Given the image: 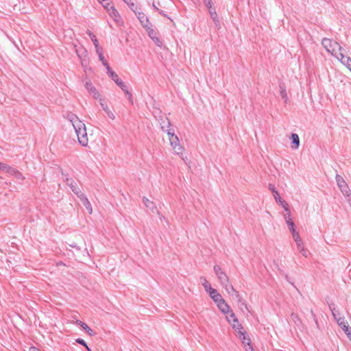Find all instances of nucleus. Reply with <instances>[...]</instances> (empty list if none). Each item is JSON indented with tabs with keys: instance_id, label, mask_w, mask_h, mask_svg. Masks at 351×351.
Masks as SVG:
<instances>
[{
	"instance_id": "f257e3e1",
	"label": "nucleus",
	"mask_w": 351,
	"mask_h": 351,
	"mask_svg": "<svg viewBox=\"0 0 351 351\" xmlns=\"http://www.w3.org/2000/svg\"><path fill=\"white\" fill-rule=\"evenodd\" d=\"M65 117L72 123L78 143L82 146L86 147L88 144V138L84 123L71 112H68Z\"/></svg>"
},
{
	"instance_id": "f03ea898",
	"label": "nucleus",
	"mask_w": 351,
	"mask_h": 351,
	"mask_svg": "<svg viewBox=\"0 0 351 351\" xmlns=\"http://www.w3.org/2000/svg\"><path fill=\"white\" fill-rule=\"evenodd\" d=\"M322 43L326 51L335 56V53L338 54L339 52L342 50V47L337 42L331 39L325 38L322 40Z\"/></svg>"
},
{
	"instance_id": "7ed1b4c3",
	"label": "nucleus",
	"mask_w": 351,
	"mask_h": 351,
	"mask_svg": "<svg viewBox=\"0 0 351 351\" xmlns=\"http://www.w3.org/2000/svg\"><path fill=\"white\" fill-rule=\"evenodd\" d=\"M329 308L332 312L334 319L336 320L337 324L341 328L344 332L346 334L348 332H351V327L349 326L344 317L339 316V313L336 311L334 305H330Z\"/></svg>"
},
{
	"instance_id": "20e7f679",
	"label": "nucleus",
	"mask_w": 351,
	"mask_h": 351,
	"mask_svg": "<svg viewBox=\"0 0 351 351\" xmlns=\"http://www.w3.org/2000/svg\"><path fill=\"white\" fill-rule=\"evenodd\" d=\"M111 79L120 87V88L125 93V94L129 97H132V93L129 91L125 84L119 77L118 75L113 71L112 69H108L107 73Z\"/></svg>"
},
{
	"instance_id": "39448f33",
	"label": "nucleus",
	"mask_w": 351,
	"mask_h": 351,
	"mask_svg": "<svg viewBox=\"0 0 351 351\" xmlns=\"http://www.w3.org/2000/svg\"><path fill=\"white\" fill-rule=\"evenodd\" d=\"M169 141L174 153L179 155L184 160V148L180 145L178 137L176 136Z\"/></svg>"
},
{
	"instance_id": "423d86ee",
	"label": "nucleus",
	"mask_w": 351,
	"mask_h": 351,
	"mask_svg": "<svg viewBox=\"0 0 351 351\" xmlns=\"http://www.w3.org/2000/svg\"><path fill=\"white\" fill-rule=\"evenodd\" d=\"M292 237L296 243L298 250L303 256L307 257L309 254V251L304 247L302 240L301 239L298 232H294L292 234Z\"/></svg>"
},
{
	"instance_id": "0eeeda50",
	"label": "nucleus",
	"mask_w": 351,
	"mask_h": 351,
	"mask_svg": "<svg viewBox=\"0 0 351 351\" xmlns=\"http://www.w3.org/2000/svg\"><path fill=\"white\" fill-rule=\"evenodd\" d=\"M214 271L216 276L217 277L218 281L221 285V286L230 282L229 278L228 277L226 274L222 270L220 266L215 265Z\"/></svg>"
},
{
	"instance_id": "6e6552de",
	"label": "nucleus",
	"mask_w": 351,
	"mask_h": 351,
	"mask_svg": "<svg viewBox=\"0 0 351 351\" xmlns=\"http://www.w3.org/2000/svg\"><path fill=\"white\" fill-rule=\"evenodd\" d=\"M335 179L337 184L342 193L344 195L350 196V191L344 179L340 175H337Z\"/></svg>"
},
{
	"instance_id": "1a4fd4ad",
	"label": "nucleus",
	"mask_w": 351,
	"mask_h": 351,
	"mask_svg": "<svg viewBox=\"0 0 351 351\" xmlns=\"http://www.w3.org/2000/svg\"><path fill=\"white\" fill-rule=\"evenodd\" d=\"M75 52L78 56V58L81 60V64L83 66V68L86 69L88 66V61L86 59L87 56V51L86 49L81 47L79 49H75Z\"/></svg>"
},
{
	"instance_id": "9d476101",
	"label": "nucleus",
	"mask_w": 351,
	"mask_h": 351,
	"mask_svg": "<svg viewBox=\"0 0 351 351\" xmlns=\"http://www.w3.org/2000/svg\"><path fill=\"white\" fill-rule=\"evenodd\" d=\"M84 86L88 90V92L93 95V97L95 99H98L100 97V95L97 90V88L93 86V83L90 80L86 79L84 82Z\"/></svg>"
},
{
	"instance_id": "9b49d317",
	"label": "nucleus",
	"mask_w": 351,
	"mask_h": 351,
	"mask_svg": "<svg viewBox=\"0 0 351 351\" xmlns=\"http://www.w3.org/2000/svg\"><path fill=\"white\" fill-rule=\"evenodd\" d=\"M285 211L286 212V214L284 215L285 220L288 226L289 230L291 232V234H293L294 232H296V230L295 228L294 222L293 221L292 219L291 211L289 208L288 210Z\"/></svg>"
},
{
	"instance_id": "f8f14e48",
	"label": "nucleus",
	"mask_w": 351,
	"mask_h": 351,
	"mask_svg": "<svg viewBox=\"0 0 351 351\" xmlns=\"http://www.w3.org/2000/svg\"><path fill=\"white\" fill-rule=\"evenodd\" d=\"M222 287L226 289V291L230 295L235 297L239 302H241V298L240 296L239 293L234 289L230 282H228L226 285H223Z\"/></svg>"
},
{
	"instance_id": "ddd939ff",
	"label": "nucleus",
	"mask_w": 351,
	"mask_h": 351,
	"mask_svg": "<svg viewBox=\"0 0 351 351\" xmlns=\"http://www.w3.org/2000/svg\"><path fill=\"white\" fill-rule=\"evenodd\" d=\"M66 184L70 186L72 191L77 195V197L80 198L82 195H84L83 193L80 191V189L77 187L76 183L72 180L69 178H66Z\"/></svg>"
},
{
	"instance_id": "4468645a",
	"label": "nucleus",
	"mask_w": 351,
	"mask_h": 351,
	"mask_svg": "<svg viewBox=\"0 0 351 351\" xmlns=\"http://www.w3.org/2000/svg\"><path fill=\"white\" fill-rule=\"evenodd\" d=\"M216 304L219 309L223 314H228L229 312H230L231 311L230 306L226 302V301L223 299H221V300L217 302Z\"/></svg>"
},
{
	"instance_id": "2eb2a0df",
	"label": "nucleus",
	"mask_w": 351,
	"mask_h": 351,
	"mask_svg": "<svg viewBox=\"0 0 351 351\" xmlns=\"http://www.w3.org/2000/svg\"><path fill=\"white\" fill-rule=\"evenodd\" d=\"M143 202L147 208L151 210L153 213L156 212L157 214L160 215V213L158 210L157 207L154 202L149 200L148 198L145 197H143Z\"/></svg>"
},
{
	"instance_id": "dca6fc26",
	"label": "nucleus",
	"mask_w": 351,
	"mask_h": 351,
	"mask_svg": "<svg viewBox=\"0 0 351 351\" xmlns=\"http://www.w3.org/2000/svg\"><path fill=\"white\" fill-rule=\"evenodd\" d=\"M135 13L137 15V17H138L139 21L141 22V25L145 28H148L149 26H152L151 23L149 21L148 18L143 13L136 12Z\"/></svg>"
},
{
	"instance_id": "f3484780",
	"label": "nucleus",
	"mask_w": 351,
	"mask_h": 351,
	"mask_svg": "<svg viewBox=\"0 0 351 351\" xmlns=\"http://www.w3.org/2000/svg\"><path fill=\"white\" fill-rule=\"evenodd\" d=\"M97 54L99 56V60L102 62L103 65L106 66L107 69V73L108 72V69H111L110 66H109L108 63L107 62L106 60L105 59V57L103 55V49L101 47H97V49L95 50Z\"/></svg>"
},
{
	"instance_id": "a211bd4d",
	"label": "nucleus",
	"mask_w": 351,
	"mask_h": 351,
	"mask_svg": "<svg viewBox=\"0 0 351 351\" xmlns=\"http://www.w3.org/2000/svg\"><path fill=\"white\" fill-rule=\"evenodd\" d=\"M108 13L116 22L119 23L121 16L118 12V11L114 8L113 5H110L109 9H108Z\"/></svg>"
},
{
	"instance_id": "6ab92c4d",
	"label": "nucleus",
	"mask_w": 351,
	"mask_h": 351,
	"mask_svg": "<svg viewBox=\"0 0 351 351\" xmlns=\"http://www.w3.org/2000/svg\"><path fill=\"white\" fill-rule=\"evenodd\" d=\"M274 197L277 203H278L281 206L283 207L285 210H288L289 205L288 204L283 200L278 191H275V194H274Z\"/></svg>"
},
{
	"instance_id": "aec40b11",
	"label": "nucleus",
	"mask_w": 351,
	"mask_h": 351,
	"mask_svg": "<svg viewBox=\"0 0 351 351\" xmlns=\"http://www.w3.org/2000/svg\"><path fill=\"white\" fill-rule=\"evenodd\" d=\"M210 298L213 300L215 304L223 299L222 296L218 293V291L215 289H211L209 291L207 292Z\"/></svg>"
},
{
	"instance_id": "412c9836",
	"label": "nucleus",
	"mask_w": 351,
	"mask_h": 351,
	"mask_svg": "<svg viewBox=\"0 0 351 351\" xmlns=\"http://www.w3.org/2000/svg\"><path fill=\"white\" fill-rule=\"evenodd\" d=\"M291 138L292 140L291 147L297 149L300 146V138L297 134H292Z\"/></svg>"
},
{
	"instance_id": "4be33fe9",
	"label": "nucleus",
	"mask_w": 351,
	"mask_h": 351,
	"mask_svg": "<svg viewBox=\"0 0 351 351\" xmlns=\"http://www.w3.org/2000/svg\"><path fill=\"white\" fill-rule=\"evenodd\" d=\"M80 199L82 201L84 206L86 207V208L88 210L89 213H92L91 204L88 199H87V197L84 195V194L82 195V196H81Z\"/></svg>"
},
{
	"instance_id": "5701e85b",
	"label": "nucleus",
	"mask_w": 351,
	"mask_h": 351,
	"mask_svg": "<svg viewBox=\"0 0 351 351\" xmlns=\"http://www.w3.org/2000/svg\"><path fill=\"white\" fill-rule=\"evenodd\" d=\"M238 334H239V337L242 341V343L244 345H249V343H251L250 339L248 337V336L245 332L242 331Z\"/></svg>"
},
{
	"instance_id": "b1692460",
	"label": "nucleus",
	"mask_w": 351,
	"mask_h": 351,
	"mask_svg": "<svg viewBox=\"0 0 351 351\" xmlns=\"http://www.w3.org/2000/svg\"><path fill=\"white\" fill-rule=\"evenodd\" d=\"M279 89H280V95L281 97L285 101H287V100L288 99V97H287V91H286V87H285V84H282V83H280L279 84Z\"/></svg>"
},
{
	"instance_id": "393cba45",
	"label": "nucleus",
	"mask_w": 351,
	"mask_h": 351,
	"mask_svg": "<svg viewBox=\"0 0 351 351\" xmlns=\"http://www.w3.org/2000/svg\"><path fill=\"white\" fill-rule=\"evenodd\" d=\"M86 34L89 36L90 38L93 41L95 47V50L97 49V47H100L99 45V41L97 39L96 36L90 30H87Z\"/></svg>"
},
{
	"instance_id": "a878e982",
	"label": "nucleus",
	"mask_w": 351,
	"mask_h": 351,
	"mask_svg": "<svg viewBox=\"0 0 351 351\" xmlns=\"http://www.w3.org/2000/svg\"><path fill=\"white\" fill-rule=\"evenodd\" d=\"M200 282L202 286L204 287L206 292L209 291L212 288L210 286V284L208 282V281L206 279L205 277H201L200 278Z\"/></svg>"
},
{
	"instance_id": "bb28decb",
	"label": "nucleus",
	"mask_w": 351,
	"mask_h": 351,
	"mask_svg": "<svg viewBox=\"0 0 351 351\" xmlns=\"http://www.w3.org/2000/svg\"><path fill=\"white\" fill-rule=\"evenodd\" d=\"M226 315L227 320L230 324H232L233 322H237L238 319L236 317V315L232 311H230V312H229V313Z\"/></svg>"
},
{
	"instance_id": "cd10ccee",
	"label": "nucleus",
	"mask_w": 351,
	"mask_h": 351,
	"mask_svg": "<svg viewBox=\"0 0 351 351\" xmlns=\"http://www.w3.org/2000/svg\"><path fill=\"white\" fill-rule=\"evenodd\" d=\"M160 125H161V129L164 132L167 131L168 129H171L172 128L171 125V123H170V121L168 120V119H166V120H164L162 122H160Z\"/></svg>"
},
{
	"instance_id": "c85d7f7f",
	"label": "nucleus",
	"mask_w": 351,
	"mask_h": 351,
	"mask_svg": "<svg viewBox=\"0 0 351 351\" xmlns=\"http://www.w3.org/2000/svg\"><path fill=\"white\" fill-rule=\"evenodd\" d=\"M209 13H210V17L213 20L214 23L217 25L219 23V20L217 19V14L215 10V9H213V8L209 9Z\"/></svg>"
},
{
	"instance_id": "c756f323",
	"label": "nucleus",
	"mask_w": 351,
	"mask_h": 351,
	"mask_svg": "<svg viewBox=\"0 0 351 351\" xmlns=\"http://www.w3.org/2000/svg\"><path fill=\"white\" fill-rule=\"evenodd\" d=\"M232 328L235 330V331H237L238 333H239L240 332H242V329H243V327H242V325L239 322V321L237 320V322H233L232 324H231Z\"/></svg>"
},
{
	"instance_id": "7c9ffc66",
	"label": "nucleus",
	"mask_w": 351,
	"mask_h": 351,
	"mask_svg": "<svg viewBox=\"0 0 351 351\" xmlns=\"http://www.w3.org/2000/svg\"><path fill=\"white\" fill-rule=\"evenodd\" d=\"M147 31V33H148V35L149 36L153 39V38L154 37H156L157 36V33L156 32V31L153 29L151 28V26H149L148 28H146Z\"/></svg>"
},
{
	"instance_id": "2f4dec72",
	"label": "nucleus",
	"mask_w": 351,
	"mask_h": 351,
	"mask_svg": "<svg viewBox=\"0 0 351 351\" xmlns=\"http://www.w3.org/2000/svg\"><path fill=\"white\" fill-rule=\"evenodd\" d=\"M123 1L127 3L129 7L130 8V9L134 11V12H136V9L137 8V7L135 5V4L132 1V0H123Z\"/></svg>"
},
{
	"instance_id": "473e14b6",
	"label": "nucleus",
	"mask_w": 351,
	"mask_h": 351,
	"mask_svg": "<svg viewBox=\"0 0 351 351\" xmlns=\"http://www.w3.org/2000/svg\"><path fill=\"white\" fill-rule=\"evenodd\" d=\"M165 132H167L168 136H169V140L171 139V138H173L176 136H177L176 134H175V131L173 128L171 129H168L167 131H166Z\"/></svg>"
},
{
	"instance_id": "72a5a7b5",
	"label": "nucleus",
	"mask_w": 351,
	"mask_h": 351,
	"mask_svg": "<svg viewBox=\"0 0 351 351\" xmlns=\"http://www.w3.org/2000/svg\"><path fill=\"white\" fill-rule=\"evenodd\" d=\"M77 323L79 325H80V326L83 328V329H84L86 331H90H90H91V332H93V330H92V329H90V328L88 326V325H87L86 324H85V323H84V322H81V321H77Z\"/></svg>"
},
{
	"instance_id": "f704fd0d",
	"label": "nucleus",
	"mask_w": 351,
	"mask_h": 351,
	"mask_svg": "<svg viewBox=\"0 0 351 351\" xmlns=\"http://www.w3.org/2000/svg\"><path fill=\"white\" fill-rule=\"evenodd\" d=\"M152 40L154 42L156 45H157L158 47H162V42L160 40V39L158 36L153 38Z\"/></svg>"
},
{
	"instance_id": "c9c22d12",
	"label": "nucleus",
	"mask_w": 351,
	"mask_h": 351,
	"mask_svg": "<svg viewBox=\"0 0 351 351\" xmlns=\"http://www.w3.org/2000/svg\"><path fill=\"white\" fill-rule=\"evenodd\" d=\"M76 342L85 346L86 348L88 350V351H90V348H88V346H87V344L86 343V342L82 339H76Z\"/></svg>"
},
{
	"instance_id": "e433bc0d",
	"label": "nucleus",
	"mask_w": 351,
	"mask_h": 351,
	"mask_svg": "<svg viewBox=\"0 0 351 351\" xmlns=\"http://www.w3.org/2000/svg\"><path fill=\"white\" fill-rule=\"evenodd\" d=\"M16 171L17 170L16 169L9 167L6 173H8L9 175L14 176Z\"/></svg>"
},
{
	"instance_id": "4c0bfd02",
	"label": "nucleus",
	"mask_w": 351,
	"mask_h": 351,
	"mask_svg": "<svg viewBox=\"0 0 351 351\" xmlns=\"http://www.w3.org/2000/svg\"><path fill=\"white\" fill-rule=\"evenodd\" d=\"M17 180H24V176L22 175V173L19 171L17 170V171L16 172L15 175L14 176Z\"/></svg>"
},
{
	"instance_id": "58836bf2",
	"label": "nucleus",
	"mask_w": 351,
	"mask_h": 351,
	"mask_svg": "<svg viewBox=\"0 0 351 351\" xmlns=\"http://www.w3.org/2000/svg\"><path fill=\"white\" fill-rule=\"evenodd\" d=\"M107 117L111 120H114L115 119V114L112 111H106Z\"/></svg>"
},
{
	"instance_id": "ea45409f",
	"label": "nucleus",
	"mask_w": 351,
	"mask_h": 351,
	"mask_svg": "<svg viewBox=\"0 0 351 351\" xmlns=\"http://www.w3.org/2000/svg\"><path fill=\"white\" fill-rule=\"evenodd\" d=\"M10 166L7 165L6 164L0 162V170L7 172L8 169Z\"/></svg>"
},
{
	"instance_id": "a19ab883",
	"label": "nucleus",
	"mask_w": 351,
	"mask_h": 351,
	"mask_svg": "<svg viewBox=\"0 0 351 351\" xmlns=\"http://www.w3.org/2000/svg\"><path fill=\"white\" fill-rule=\"evenodd\" d=\"M205 5L208 8H212L213 2L212 0H204Z\"/></svg>"
},
{
	"instance_id": "79ce46f5",
	"label": "nucleus",
	"mask_w": 351,
	"mask_h": 351,
	"mask_svg": "<svg viewBox=\"0 0 351 351\" xmlns=\"http://www.w3.org/2000/svg\"><path fill=\"white\" fill-rule=\"evenodd\" d=\"M245 346L246 351H253V348H252L251 343H249V345H245Z\"/></svg>"
},
{
	"instance_id": "37998d69",
	"label": "nucleus",
	"mask_w": 351,
	"mask_h": 351,
	"mask_svg": "<svg viewBox=\"0 0 351 351\" xmlns=\"http://www.w3.org/2000/svg\"><path fill=\"white\" fill-rule=\"evenodd\" d=\"M269 189L270 191H271V192L273 193V195L275 194V191H277L276 189H275V186L273 184H269Z\"/></svg>"
},
{
	"instance_id": "c03bdc74",
	"label": "nucleus",
	"mask_w": 351,
	"mask_h": 351,
	"mask_svg": "<svg viewBox=\"0 0 351 351\" xmlns=\"http://www.w3.org/2000/svg\"><path fill=\"white\" fill-rule=\"evenodd\" d=\"M103 5L106 9V10L108 11V9H109L110 6L112 5L107 2L105 4L103 3Z\"/></svg>"
},
{
	"instance_id": "a18cd8bd",
	"label": "nucleus",
	"mask_w": 351,
	"mask_h": 351,
	"mask_svg": "<svg viewBox=\"0 0 351 351\" xmlns=\"http://www.w3.org/2000/svg\"><path fill=\"white\" fill-rule=\"evenodd\" d=\"M29 351H40V350L35 347H30L29 349Z\"/></svg>"
},
{
	"instance_id": "49530a36",
	"label": "nucleus",
	"mask_w": 351,
	"mask_h": 351,
	"mask_svg": "<svg viewBox=\"0 0 351 351\" xmlns=\"http://www.w3.org/2000/svg\"><path fill=\"white\" fill-rule=\"evenodd\" d=\"M346 335L348 336V337L349 338V339L351 341V332H348V333H346Z\"/></svg>"
},
{
	"instance_id": "de8ad7c7",
	"label": "nucleus",
	"mask_w": 351,
	"mask_h": 351,
	"mask_svg": "<svg viewBox=\"0 0 351 351\" xmlns=\"http://www.w3.org/2000/svg\"><path fill=\"white\" fill-rule=\"evenodd\" d=\"M159 13H160V14H162V16H166V14L164 13V12H163V11L160 10V11H159Z\"/></svg>"
},
{
	"instance_id": "09e8293b",
	"label": "nucleus",
	"mask_w": 351,
	"mask_h": 351,
	"mask_svg": "<svg viewBox=\"0 0 351 351\" xmlns=\"http://www.w3.org/2000/svg\"><path fill=\"white\" fill-rule=\"evenodd\" d=\"M90 335H93L94 332H91V331H86Z\"/></svg>"
},
{
	"instance_id": "8fccbe9b",
	"label": "nucleus",
	"mask_w": 351,
	"mask_h": 351,
	"mask_svg": "<svg viewBox=\"0 0 351 351\" xmlns=\"http://www.w3.org/2000/svg\"><path fill=\"white\" fill-rule=\"evenodd\" d=\"M291 316H292L293 317H296V315H293V314H291Z\"/></svg>"
},
{
	"instance_id": "3c124183",
	"label": "nucleus",
	"mask_w": 351,
	"mask_h": 351,
	"mask_svg": "<svg viewBox=\"0 0 351 351\" xmlns=\"http://www.w3.org/2000/svg\"><path fill=\"white\" fill-rule=\"evenodd\" d=\"M58 265H63L62 262L58 263Z\"/></svg>"
}]
</instances>
